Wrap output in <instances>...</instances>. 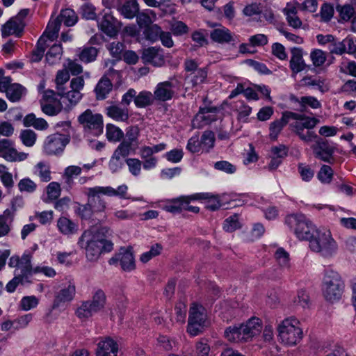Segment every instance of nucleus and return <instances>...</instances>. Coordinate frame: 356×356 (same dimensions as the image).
Here are the masks:
<instances>
[{
    "instance_id": "f257e3e1",
    "label": "nucleus",
    "mask_w": 356,
    "mask_h": 356,
    "mask_svg": "<svg viewBox=\"0 0 356 356\" xmlns=\"http://www.w3.org/2000/svg\"><path fill=\"white\" fill-rule=\"evenodd\" d=\"M109 231L107 227H102L99 229L92 227L83 232L78 244L85 249L88 261H97L102 253L113 250V243L104 238V236L108 234Z\"/></svg>"
},
{
    "instance_id": "f03ea898",
    "label": "nucleus",
    "mask_w": 356,
    "mask_h": 356,
    "mask_svg": "<svg viewBox=\"0 0 356 356\" xmlns=\"http://www.w3.org/2000/svg\"><path fill=\"white\" fill-rule=\"evenodd\" d=\"M127 190L128 187L125 184L119 186L117 189L111 186H97L88 188L85 194L87 196V202L92 207V209H93L96 213H99L104 211L106 207L105 200L101 197L102 195L109 197L117 196L125 199Z\"/></svg>"
},
{
    "instance_id": "7ed1b4c3",
    "label": "nucleus",
    "mask_w": 356,
    "mask_h": 356,
    "mask_svg": "<svg viewBox=\"0 0 356 356\" xmlns=\"http://www.w3.org/2000/svg\"><path fill=\"white\" fill-rule=\"evenodd\" d=\"M287 115L289 120H295L289 124L290 129L302 141L309 143L317 138V135L311 129L319 122L318 119L291 111H289Z\"/></svg>"
},
{
    "instance_id": "20e7f679",
    "label": "nucleus",
    "mask_w": 356,
    "mask_h": 356,
    "mask_svg": "<svg viewBox=\"0 0 356 356\" xmlns=\"http://www.w3.org/2000/svg\"><path fill=\"white\" fill-rule=\"evenodd\" d=\"M308 241L310 250L324 257H332L337 250V243L328 231L316 229Z\"/></svg>"
},
{
    "instance_id": "39448f33",
    "label": "nucleus",
    "mask_w": 356,
    "mask_h": 356,
    "mask_svg": "<svg viewBox=\"0 0 356 356\" xmlns=\"http://www.w3.org/2000/svg\"><path fill=\"white\" fill-rule=\"evenodd\" d=\"M300 325V321L294 317L284 319L277 327L278 337L282 342L289 346L300 342L303 337Z\"/></svg>"
},
{
    "instance_id": "423d86ee",
    "label": "nucleus",
    "mask_w": 356,
    "mask_h": 356,
    "mask_svg": "<svg viewBox=\"0 0 356 356\" xmlns=\"http://www.w3.org/2000/svg\"><path fill=\"white\" fill-rule=\"evenodd\" d=\"M344 283L337 272L327 270L322 286V292L325 299L329 302L339 300L343 293Z\"/></svg>"
},
{
    "instance_id": "0eeeda50",
    "label": "nucleus",
    "mask_w": 356,
    "mask_h": 356,
    "mask_svg": "<svg viewBox=\"0 0 356 356\" xmlns=\"http://www.w3.org/2000/svg\"><path fill=\"white\" fill-rule=\"evenodd\" d=\"M286 224L300 240L309 241L315 233V226L302 214H291L286 218Z\"/></svg>"
},
{
    "instance_id": "6e6552de",
    "label": "nucleus",
    "mask_w": 356,
    "mask_h": 356,
    "mask_svg": "<svg viewBox=\"0 0 356 356\" xmlns=\"http://www.w3.org/2000/svg\"><path fill=\"white\" fill-rule=\"evenodd\" d=\"M106 296L105 293L98 289L93 294L92 300L83 302L76 309V314L81 319H86L94 314L102 310L106 305Z\"/></svg>"
},
{
    "instance_id": "1a4fd4ad",
    "label": "nucleus",
    "mask_w": 356,
    "mask_h": 356,
    "mask_svg": "<svg viewBox=\"0 0 356 356\" xmlns=\"http://www.w3.org/2000/svg\"><path fill=\"white\" fill-rule=\"evenodd\" d=\"M207 320L204 308L196 303H193L190 307L188 332L192 336H196L202 332Z\"/></svg>"
},
{
    "instance_id": "9d476101",
    "label": "nucleus",
    "mask_w": 356,
    "mask_h": 356,
    "mask_svg": "<svg viewBox=\"0 0 356 356\" xmlns=\"http://www.w3.org/2000/svg\"><path fill=\"white\" fill-rule=\"evenodd\" d=\"M78 122L86 131L99 135L103 131V117L99 113H93L90 109L86 110L78 117Z\"/></svg>"
},
{
    "instance_id": "9b49d317",
    "label": "nucleus",
    "mask_w": 356,
    "mask_h": 356,
    "mask_svg": "<svg viewBox=\"0 0 356 356\" xmlns=\"http://www.w3.org/2000/svg\"><path fill=\"white\" fill-rule=\"evenodd\" d=\"M70 140L65 135L54 134L47 136L44 142L43 149L47 155L60 154Z\"/></svg>"
},
{
    "instance_id": "f8f14e48",
    "label": "nucleus",
    "mask_w": 356,
    "mask_h": 356,
    "mask_svg": "<svg viewBox=\"0 0 356 356\" xmlns=\"http://www.w3.org/2000/svg\"><path fill=\"white\" fill-rule=\"evenodd\" d=\"M122 26V23L116 19L111 13H105L102 18L98 21L99 29L110 38L116 37Z\"/></svg>"
},
{
    "instance_id": "ddd939ff",
    "label": "nucleus",
    "mask_w": 356,
    "mask_h": 356,
    "mask_svg": "<svg viewBox=\"0 0 356 356\" xmlns=\"http://www.w3.org/2000/svg\"><path fill=\"white\" fill-rule=\"evenodd\" d=\"M11 140L3 138L0 140V156L8 161H22L27 158L28 154L19 152L14 147Z\"/></svg>"
},
{
    "instance_id": "4468645a",
    "label": "nucleus",
    "mask_w": 356,
    "mask_h": 356,
    "mask_svg": "<svg viewBox=\"0 0 356 356\" xmlns=\"http://www.w3.org/2000/svg\"><path fill=\"white\" fill-rule=\"evenodd\" d=\"M217 111L218 109L216 107L200 108L192 121V127L193 129H201L215 121Z\"/></svg>"
},
{
    "instance_id": "2eb2a0df",
    "label": "nucleus",
    "mask_w": 356,
    "mask_h": 356,
    "mask_svg": "<svg viewBox=\"0 0 356 356\" xmlns=\"http://www.w3.org/2000/svg\"><path fill=\"white\" fill-rule=\"evenodd\" d=\"M313 152L316 158L324 162L333 163L334 161L333 157L334 147L330 145L327 140H317L313 146Z\"/></svg>"
},
{
    "instance_id": "dca6fc26",
    "label": "nucleus",
    "mask_w": 356,
    "mask_h": 356,
    "mask_svg": "<svg viewBox=\"0 0 356 356\" xmlns=\"http://www.w3.org/2000/svg\"><path fill=\"white\" fill-rule=\"evenodd\" d=\"M141 58L144 63L156 67H161L165 63L163 50L160 47H152L143 49Z\"/></svg>"
},
{
    "instance_id": "f3484780",
    "label": "nucleus",
    "mask_w": 356,
    "mask_h": 356,
    "mask_svg": "<svg viewBox=\"0 0 356 356\" xmlns=\"http://www.w3.org/2000/svg\"><path fill=\"white\" fill-rule=\"evenodd\" d=\"M174 88L173 83L169 81L159 83L153 94L155 100L159 102L170 100L175 95Z\"/></svg>"
},
{
    "instance_id": "a211bd4d",
    "label": "nucleus",
    "mask_w": 356,
    "mask_h": 356,
    "mask_svg": "<svg viewBox=\"0 0 356 356\" xmlns=\"http://www.w3.org/2000/svg\"><path fill=\"white\" fill-rule=\"evenodd\" d=\"M290 51L291 56L289 61V67L293 74H298L309 67L305 63L301 48L293 47L290 49Z\"/></svg>"
},
{
    "instance_id": "6ab92c4d",
    "label": "nucleus",
    "mask_w": 356,
    "mask_h": 356,
    "mask_svg": "<svg viewBox=\"0 0 356 356\" xmlns=\"http://www.w3.org/2000/svg\"><path fill=\"white\" fill-rule=\"evenodd\" d=\"M15 211L16 209L13 207L0 214V238L8 236L11 232Z\"/></svg>"
},
{
    "instance_id": "aec40b11",
    "label": "nucleus",
    "mask_w": 356,
    "mask_h": 356,
    "mask_svg": "<svg viewBox=\"0 0 356 356\" xmlns=\"http://www.w3.org/2000/svg\"><path fill=\"white\" fill-rule=\"evenodd\" d=\"M118 343L111 337H106L97 343V356H117Z\"/></svg>"
},
{
    "instance_id": "412c9836",
    "label": "nucleus",
    "mask_w": 356,
    "mask_h": 356,
    "mask_svg": "<svg viewBox=\"0 0 356 356\" xmlns=\"http://www.w3.org/2000/svg\"><path fill=\"white\" fill-rule=\"evenodd\" d=\"M75 291V286L72 284H69L60 289L55 296L52 308L56 309L62 304L70 302L74 297Z\"/></svg>"
},
{
    "instance_id": "4be33fe9",
    "label": "nucleus",
    "mask_w": 356,
    "mask_h": 356,
    "mask_svg": "<svg viewBox=\"0 0 356 356\" xmlns=\"http://www.w3.org/2000/svg\"><path fill=\"white\" fill-rule=\"evenodd\" d=\"M20 273L17 275L22 282L31 283L30 278L35 273V268L31 265V256L30 254H23L21 258V264L19 266Z\"/></svg>"
},
{
    "instance_id": "5701e85b",
    "label": "nucleus",
    "mask_w": 356,
    "mask_h": 356,
    "mask_svg": "<svg viewBox=\"0 0 356 356\" xmlns=\"http://www.w3.org/2000/svg\"><path fill=\"white\" fill-rule=\"evenodd\" d=\"M241 327L245 341L259 334L261 330L260 320L258 318H251L245 324L241 325Z\"/></svg>"
},
{
    "instance_id": "b1692460",
    "label": "nucleus",
    "mask_w": 356,
    "mask_h": 356,
    "mask_svg": "<svg viewBox=\"0 0 356 356\" xmlns=\"http://www.w3.org/2000/svg\"><path fill=\"white\" fill-rule=\"evenodd\" d=\"M24 28V22L13 17L2 26L1 34L4 38L10 35H15L16 36L19 37Z\"/></svg>"
},
{
    "instance_id": "393cba45",
    "label": "nucleus",
    "mask_w": 356,
    "mask_h": 356,
    "mask_svg": "<svg viewBox=\"0 0 356 356\" xmlns=\"http://www.w3.org/2000/svg\"><path fill=\"white\" fill-rule=\"evenodd\" d=\"M210 37L213 42L221 44L233 41V35L230 31L221 25L211 31Z\"/></svg>"
},
{
    "instance_id": "a878e982",
    "label": "nucleus",
    "mask_w": 356,
    "mask_h": 356,
    "mask_svg": "<svg viewBox=\"0 0 356 356\" xmlns=\"http://www.w3.org/2000/svg\"><path fill=\"white\" fill-rule=\"evenodd\" d=\"M113 89L111 80L106 76H102L95 88L96 98L98 100L105 99Z\"/></svg>"
},
{
    "instance_id": "bb28decb",
    "label": "nucleus",
    "mask_w": 356,
    "mask_h": 356,
    "mask_svg": "<svg viewBox=\"0 0 356 356\" xmlns=\"http://www.w3.org/2000/svg\"><path fill=\"white\" fill-rule=\"evenodd\" d=\"M336 10L339 13L340 18L345 22L356 17V0H351L349 3L338 4Z\"/></svg>"
},
{
    "instance_id": "cd10ccee",
    "label": "nucleus",
    "mask_w": 356,
    "mask_h": 356,
    "mask_svg": "<svg viewBox=\"0 0 356 356\" xmlns=\"http://www.w3.org/2000/svg\"><path fill=\"white\" fill-rule=\"evenodd\" d=\"M117 10L126 19H134L139 12L137 0H127Z\"/></svg>"
},
{
    "instance_id": "c85d7f7f",
    "label": "nucleus",
    "mask_w": 356,
    "mask_h": 356,
    "mask_svg": "<svg viewBox=\"0 0 356 356\" xmlns=\"http://www.w3.org/2000/svg\"><path fill=\"white\" fill-rule=\"evenodd\" d=\"M289 111H285L282 113V116L280 119L276 120L270 124L269 127V137L271 140H276L277 138L278 135L282 130V129L288 124L289 122V116L287 114Z\"/></svg>"
},
{
    "instance_id": "c756f323",
    "label": "nucleus",
    "mask_w": 356,
    "mask_h": 356,
    "mask_svg": "<svg viewBox=\"0 0 356 356\" xmlns=\"http://www.w3.org/2000/svg\"><path fill=\"white\" fill-rule=\"evenodd\" d=\"M283 13L286 15L288 24L295 29H300L302 22L297 15L298 11L295 6L287 4L283 9Z\"/></svg>"
},
{
    "instance_id": "7c9ffc66",
    "label": "nucleus",
    "mask_w": 356,
    "mask_h": 356,
    "mask_svg": "<svg viewBox=\"0 0 356 356\" xmlns=\"http://www.w3.org/2000/svg\"><path fill=\"white\" fill-rule=\"evenodd\" d=\"M107 115L113 120L118 122H125L129 119V111L127 108H121L119 106H110L106 108Z\"/></svg>"
},
{
    "instance_id": "2f4dec72",
    "label": "nucleus",
    "mask_w": 356,
    "mask_h": 356,
    "mask_svg": "<svg viewBox=\"0 0 356 356\" xmlns=\"http://www.w3.org/2000/svg\"><path fill=\"white\" fill-rule=\"evenodd\" d=\"M118 258L122 268L125 271H131L135 268V261L130 250L121 249Z\"/></svg>"
},
{
    "instance_id": "473e14b6",
    "label": "nucleus",
    "mask_w": 356,
    "mask_h": 356,
    "mask_svg": "<svg viewBox=\"0 0 356 356\" xmlns=\"http://www.w3.org/2000/svg\"><path fill=\"white\" fill-rule=\"evenodd\" d=\"M58 230L65 235H72L76 232L77 225L66 217H60L57 221Z\"/></svg>"
},
{
    "instance_id": "72a5a7b5",
    "label": "nucleus",
    "mask_w": 356,
    "mask_h": 356,
    "mask_svg": "<svg viewBox=\"0 0 356 356\" xmlns=\"http://www.w3.org/2000/svg\"><path fill=\"white\" fill-rule=\"evenodd\" d=\"M57 20L62 22L67 26H72L74 25L78 19L75 12L70 8H66L60 11V15L56 17Z\"/></svg>"
},
{
    "instance_id": "f704fd0d",
    "label": "nucleus",
    "mask_w": 356,
    "mask_h": 356,
    "mask_svg": "<svg viewBox=\"0 0 356 356\" xmlns=\"http://www.w3.org/2000/svg\"><path fill=\"white\" fill-rule=\"evenodd\" d=\"M198 198L200 200H207L206 207L211 211L218 210L222 206L219 196L213 195L210 193H198Z\"/></svg>"
},
{
    "instance_id": "c9c22d12",
    "label": "nucleus",
    "mask_w": 356,
    "mask_h": 356,
    "mask_svg": "<svg viewBox=\"0 0 356 356\" xmlns=\"http://www.w3.org/2000/svg\"><path fill=\"white\" fill-rule=\"evenodd\" d=\"M155 100L154 95L149 91H142L135 96L134 103L138 108H144L153 104Z\"/></svg>"
},
{
    "instance_id": "e433bc0d",
    "label": "nucleus",
    "mask_w": 356,
    "mask_h": 356,
    "mask_svg": "<svg viewBox=\"0 0 356 356\" xmlns=\"http://www.w3.org/2000/svg\"><path fill=\"white\" fill-rule=\"evenodd\" d=\"M63 54L61 44L52 45L46 54V60L49 65H54L59 62Z\"/></svg>"
},
{
    "instance_id": "4c0bfd02",
    "label": "nucleus",
    "mask_w": 356,
    "mask_h": 356,
    "mask_svg": "<svg viewBox=\"0 0 356 356\" xmlns=\"http://www.w3.org/2000/svg\"><path fill=\"white\" fill-rule=\"evenodd\" d=\"M81 171L82 168L77 165H70L65 168L63 175L65 184L69 187H72L74 184V178L79 176Z\"/></svg>"
},
{
    "instance_id": "58836bf2",
    "label": "nucleus",
    "mask_w": 356,
    "mask_h": 356,
    "mask_svg": "<svg viewBox=\"0 0 356 356\" xmlns=\"http://www.w3.org/2000/svg\"><path fill=\"white\" fill-rule=\"evenodd\" d=\"M225 337L232 342L245 341L241 325L227 327L225 331Z\"/></svg>"
},
{
    "instance_id": "ea45409f",
    "label": "nucleus",
    "mask_w": 356,
    "mask_h": 356,
    "mask_svg": "<svg viewBox=\"0 0 356 356\" xmlns=\"http://www.w3.org/2000/svg\"><path fill=\"white\" fill-rule=\"evenodd\" d=\"M207 76V72L204 69H198L188 76L186 80L188 83L191 84L192 88H194L204 83Z\"/></svg>"
},
{
    "instance_id": "a19ab883",
    "label": "nucleus",
    "mask_w": 356,
    "mask_h": 356,
    "mask_svg": "<svg viewBox=\"0 0 356 356\" xmlns=\"http://www.w3.org/2000/svg\"><path fill=\"white\" fill-rule=\"evenodd\" d=\"M60 25V22L56 18L50 21L41 38H47L50 40H54L58 37Z\"/></svg>"
},
{
    "instance_id": "79ce46f5",
    "label": "nucleus",
    "mask_w": 356,
    "mask_h": 356,
    "mask_svg": "<svg viewBox=\"0 0 356 356\" xmlns=\"http://www.w3.org/2000/svg\"><path fill=\"white\" fill-rule=\"evenodd\" d=\"M98 54V49L93 47H86L79 54L81 61L88 63L95 60Z\"/></svg>"
},
{
    "instance_id": "37998d69",
    "label": "nucleus",
    "mask_w": 356,
    "mask_h": 356,
    "mask_svg": "<svg viewBox=\"0 0 356 356\" xmlns=\"http://www.w3.org/2000/svg\"><path fill=\"white\" fill-rule=\"evenodd\" d=\"M24 92L25 88L22 86L18 83H13L10 85V88L8 90L6 97L13 102H18Z\"/></svg>"
},
{
    "instance_id": "c03bdc74",
    "label": "nucleus",
    "mask_w": 356,
    "mask_h": 356,
    "mask_svg": "<svg viewBox=\"0 0 356 356\" xmlns=\"http://www.w3.org/2000/svg\"><path fill=\"white\" fill-rule=\"evenodd\" d=\"M106 137L109 141L119 142L123 138L124 133L119 127L108 124L106 125Z\"/></svg>"
},
{
    "instance_id": "a18cd8bd",
    "label": "nucleus",
    "mask_w": 356,
    "mask_h": 356,
    "mask_svg": "<svg viewBox=\"0 0 356 356\" xmlns=\"http://www.w3.org/2000/svg\"><path fill=\"white\" fill-rule=\"evenodd\" d=\"M140 135V129L138 126H131L126 129L125 139L122 141L127 142L129 145H138V136Z\"/></svg>"
},
{
    "instance_id": "49530a36",
    "label": "nucleus",
    "mask_w": 356,
    "mask_h": 356,
    "mask_svg": "<svg viewBox=\"0 0 356 356\" xmlns=\"http://www.w3.org/2000/svg\"><path fill=\"white\" fill-rule=\"evenodd\" d=\"M150 15H152L154 17H156V14L153 10H147L139 13L136 15V22L140 28H145L149 26V25L152 24V19L150 17Z\"/></svg>"
},
{
    "instance_id": "de8ad7c7",
    "label": "nucleus",
    "mask_w": 356,
    "mask_h": 356,
    "mask_svg": "<svg viewBox=\"0 0 356 356\" xmlns=\"http://www.w3.org/2000/svg\"><path fill=\"white\" fill-rule=\"evenodd\" d=\"M35 174L43 182H48L51 179L50 167L42 162H40L35 165Z\"/></svg>"
},
{
    "instance_id": "09e8293b",
    "label": "nucleus",
    "mask_w": 356,
    "mask_h": 356,
    "mask_svg": "<svg viewBox=\"0 0 356 356\" xmlns=\"http://www.w3.org/2000/svg\"><path fill=\"white\" fill-rule=\"evenodd\" d=\"M275 257L281 268L287 269L290 268L289 254L283 248H279L276 250Z\"/></svg>"
},
{
    "instance_id": "8fccbe9b",
    "label": "nucleus",
    "mask_w": 356,
    "mask_h": 356,
    "mask_svg": "<svg viewBox=\"0 0 356 356\" xmlns=\"http://www.w3.org/2000/svg\"><path fill=\"white\" fill-rule=\"evenodd\" d=\"M22 143L26 147L34 145L37 138V134L31 129L22 130L19 135Z\"/></svg>"
},
{
    "instance_id": "3c124183",
    "label": "nucleus",
    "mask_w": 356,
    "mask_h": 356,
    "mask_svg": "<svg viewBox=\"0 0 356 356\" xmlns=\"http://www.w3.org/2000/svg\"><path fill=\"white\" fill-rule=\"evenodd\" d=\"M317 177L323 184H330L333 178V170L330 166L323 165L320 168Z\"/></svg>"
},
{
    "instance_id": "603ef678",
    "label": "nucleus",
    "mask_w": 356,
    "mask_h": 356,
    "mask_svg": "<svg viewBox=\"0 0 356 356\" xmlns=\"http://www.w3.org/2000/svg\"><path fill=\"white\" fill-rule=\"evenodd\" d=\"M125 46L121 42H113L108 44L107 49L111 55L117 60L122 59Z\"/></svg>"
},
{
    "instance_id": "864d4df0",
    "label": "nucleus",
    "mask_w": 356,
    "mask_h": 356,
    "mask_svg": "<svg viewBox=\"0 0 356 356\" xmlns=\"http://www.w3.org/2000/svg\"><path fill=\"white\" fill-rule=\"evenodd\" d=\"M161 31V27L157 24H150L145 28L144 35L147 40L155 42L159 39Z\"/></svg>"
},
{
    "instance_id": "5fc2aeb1",
    "label": "nucleus",
    "mask_w": 356,
    "mask_h": 356,
    "mask_svg": "<svg viewBox=\"0 0 356 356\" xmlns=\"http://www.w3.org/2000/svg\"><path fill=\"white\" fill-rule=\"evenodd\" d=\"M63 106L60 101L56 103H44L41 104V108L44 113L54 116L58 114L62 110Z\"/></svg>"
},
{
    "instance_id": "6e6d98bb",
    "label": "nucleus",
    "mask_w": 356,
    "mask_h": 356,
    "mask_svg": "<svg viewBox=\"0 0 356 356\" xmlns=\"http://www.w3.org/2000/svg\"><path fill=\"white\" fill-rule=\"evenodd\" d=\"M298 171L302 181H310L314 175V170L309 165L302 163L298 164Z\"/></svg>"
},
{
    "instance_id": "4d7b16f0",
    "label": "nucleus",
    "mask_w": 356,
    "mask_h": 356,
    "mask_svg": "<svg viewBox=\"0 0 356 356\" xmlns=\"http://www.w3.org/2000/svg\"><path fill=\"white\" fill-rule=\"evenodd\" d=\"M310 58L314 66L321 67L325 63L326 60V54L323 51L316 49L311 51Z\"/></svg>"
},
{
    "instance_id": "13d9d810",
    "label": "nucleus",
    "mask_w": 356,
    "mask_h": 356,
    "mask_svg": "<svg viewBox=\"0 0 356 356\" xmlns=\"http://www.w3.org/2000/svg\"><path fill=\"white\" fill-rule=\"evenodd\" d=\"M38 302V299L34 296H24L20 301L19 307L24 311H29L36 307Z\"/></svg>"
},
{
    "instance_id": "bf43d9fd",
    "label": "nucleus",
    "mask_w": 356,
    "mask_h": 356,
    "mask_svg": "<svg viewBox=\"0 0 356 356\" xmlns=\"http://www.w3.org/2000/svg\"><path fill=\"white\" fill-rule=\"evenodd\" d=\"M46 40L43 38H40L37 43L36 49L33 51L31 60L33 62H39L43 57L46 45Z\"/></svg>"
},
{
    "instance_id": "052dcab7",
    "label": "nucleus",
    "mask_w": 356,
    "mask_h": 356,
    "mask_svg": "<svg viewBox=\"0 0 356 356\" xmlns=\"http://www.w3.org/2000/svg\"><path fill=\"white\" fill-rule=\"evenodd\" d=\"M162 249L163 248L159 243L153 245L149 251L141 254L140 261L143 263L149 261L152 257L160 254Z\"/></svg>"
},
{
    "instance_id": "680f3d73",
    "label": "nucleus",
    "mask_w": 356,
    "mask_h": 356,
    "mask_svg": "<svg viewBox=\"0 0 356 356\" xmlns=\"http://www.w3.org/2000/svg\"><path fill=\"white\" fill-rule=\"evenodd\" d=\"M124 161L125 160L124 158L119 156L113 153L108 162L109 169L113 172H116L122 168L124 164Z\"/></svg>"
},
{
    "instance_id": "e2e57ef3",
    "label": "nucleus",
    "mask_w": 356,
    "mask_h": 356,
    "mask_svg": "<svg viewBox=\"0 0 356 356\" xmlns=\"http://www.w3.org/2000/svg\"><path fill=\"white\" fill-rule=\"evenodd\" d=\"M215 134L213 131L207 130L205 131L201 137V145H202L207 151L214 146L215 143Z\"/></svg>"
},
{
    "instance_id": "0e129e2a",
    "label": "nucleus",
    "mask_w": 356,
    "mask_h": 356,
    "mask_svg": "<svg viewBox=\"0 0 356 356\" xmlns=\"http://www.w3.org/2000/svg\"><path fill=\"white\" fill-rule=\"evenodd\" d=\"M240 227L238 222V216L237 214L232 215L227 218L223 224V228L225 231L232 232Z\"/></svg>"
},
{
    "instance_id": "69168bd1",
    "label": "nucleus",
    "mask_w": 356,
    "mask_h": 356,
    "mask_svg": "<svg viewBox=\"0 0 356 356\" xmlns=\"http://www.w3.org/2000/svg\"><path fill=\"white\" fill-rule=\"evenodd\" d=\"M125 163L128 165L129 170L134 176H138L140 173L142 162L134 158L125 159Z\"/></svg>"
},
{
    "instance_id": "338daca9",
    "label": "nucleus",
    "mask_w": 356,
    "mask_h": 356,
    "mask_svg": "<svg viewBox=\"0 0 356 356\" xmlns=\"http://www.w3.org/2000/svg\"><path fill=\"white\" fill-rule=\"evenodd\" d=\"M76 212L82 219H89L96 213L88 202L85 204H79Z\"/></svg>"
},
{
    "instance_id": "774afa93",
    "label": "nucleus",
    "mask_w": 356,
    "mask_h": 356,
    "mask_svg": "<svg viewBox=\"0 0 356 356\" xmlns=\"http://www.w3.org/2000/svg\"><path fill=\"white\" fill-rule=\"evenodd\" d=\"M60 185L58 182H51L47 186V194L49 199L56 200L60 195Z\"/></svg>"
}]
</instances>
